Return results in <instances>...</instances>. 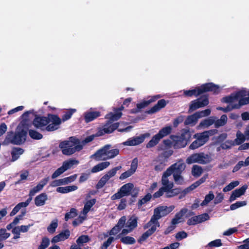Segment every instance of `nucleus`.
I'll list each match as a JSON object with an SVG mask.
<instances>
[{"mask_svg": "<svg viewBox=\"0 0 249 249\" xmlns=\"http://www.w3.org/2000/svg\"><path fill=\"white\" fill-rule=\"evenodd\" d=\"M166 188H165V187H160L159 190L155 192L152 196L154 198H157L159 197H160L164 193H165V190Z\"/></svg>", "mask_w": 249, "mask_h": 249, "instance_id": "obj_58", "label": "nucleus"}, {"mask_svg": "<svg viewBox=\"0 0 249 249\" xmlns=\"http://www.w3.org/2000/svg\"><path fill=\"white\" fill-rule=\"evenodd\" d=\"M211 161L210 157L208 154L203 152L194 153L190 155L186 160L188 164L194 163H198L201 164H205Z\"/></svg>", "mask_w": 249, "mask_h": 249, "instance_id": "obj_8", "label": "nucleus"}, {"mask_svg": "<svg viewBox=\"0 0 249 249\" xmlns=\"http://www.w3.org/2000/svg\"><path fill=\"white\" fill-rule=\"evenodd\" d=\"M247 201H237L235 203H233L230 206V210L231 211L235 210L240 207L245 206L247 205Z\"/></svg>", "mask_w": 249, "mask_h": 249, "instance_id": "obj_50", "label": "nucleus"}, {"mask_svg": "<svg viewBox=\"0 0 249 249\" xmlns=\"http://www.w3.org/2000/svg\"><path fill=\"white\" fill-rule=\"evenodd\" d=\"M120 241L126 245H132L136 242L135 238L131 236L123 237L121 238Z\"/></svg>", "mask_w": 249, "mask_h": 249, "instance_id": "obj_47", "label": "nucleus"}, {"mask_svg": "<svg viewBox=\"0 0 249 249\" xmlns=\"http://www.w3.org/2000/svg\"><path fill=\"white\" fill-rule=\"evenodd\" d=\"M100 116L101 113L99 111H89L84 113V119L86 123H89Z\"/></svg>", "mask_w": 249, "mask_h": 249, "instance_id": "obj_22", "label": "nucleus"}, {"mask_svg": "<svg viewBox=\"0 0 249 249\" xmlns=\"http://www.w3.org/2000/svg\"><path fill=\"white\" fill-rule=\"evenodd\" d=\"M70 236V231L69 230H65L58 234L54 236L52 240V243H57L61 241H64L66 239H67L69 238Z\"/></svg>", "mask_w": 249, "mask_h": 249, "instance_id": "obj_20", "label": "nucleus"}, {"mask_svg": "<svg viewBox=\"0 0 249 249\" xmlns=\"http://www.w3.org/2000/svg\"><path fill=\"white\" fill-rule=\"evenodd\" d=\"M152 197L151 193H147L146 195H145L143 198L141 199H140L138 202L137 206L138 208H140L142 205L146 203L148 201L150 200Z\"/></svg>", "mask_w": 249, "mask_h": 249, "instance_id": "obj_37", "label": "nucleus"}, {"mask_svg": "<svg viewBox=\"0 0 249 249\" xmlns=\"http://www.w3.org/2000/svg\"><path fill=\"white\" fill-rule=\"evenodd\" d=\"M247 95V91L245 89L240 90L232 93L229 96H226L221 99V102L226 103H231L235 101L240 100L241 97Z\"/></svg>", "mask_w": 249, "mask_h": 249, "instance_id": "obj_11", "label": "nucleus"}, {"mask_svg": "<svg viewBox=\"0 0 249 249\" xmlns=\"http://www.w3.org/2000/svg\"><path fill=\"white\" fill-rule=\"evenodd\" d=\"M76 111V109L74 108H70L68 109L62 116V119H61V121H63L65 122L66 121L70 119L72 114Z\"/></svg>", "mask_w": 249, "mask_h": 249, "instance_id": "obj_42", "label": "nucleus"}, {"mask_svg": "<svg viewBox=\"0 0 249 249\" xmlns=\"http://www.w3.org/2000/svg\"><path fill=\"white\" fill-rule=\"evenodd\" d=\"M10 236V233L6 232L5 229H0V241L7 239Z\"/></svg>", "mask_w": 249, "mask_h": 249, "instance_id": "obj_55", "label": "nucleus"}, {"mask_svg": "<svg viewBox=\"0 0 249 249\" xmlns=\"http://www.w3.org/2000/svg\"><path fill=\"white\" fill-rule=\"evenodd\" d=\"M96 200L92 199L88 201L84 205L83 213L87 214L90 210L91 208L95 204Z\"/></svg>", "mask_w": 249, "mask_h": 249, "instance_id": "obj_39", "label": "nucleus"}, {"mask_svg": "<svg viewBox=\"0 0 249 249\" xmlns=\"http://www.w3.org/2000/svg\"><path fill=\"white\" fill-rule=\"evenodd\" d=\"M122 115V113L121 112L115 111V113L111 112L107 114L106 116V118L109 119L108 122H110V123H112L113 122L119 120L121 118Z\"/></svg>", "mask_w": 249, "mask_h": 249, "instance_id": "obj_31", "label": "nucleus"}, {"mask_svg": "<svg viewBox=\"0 0 249 249\" xmlns=\"http://www.w3.org/2000/svg\"><path fill=\"white\" fill-rule=\"evenodd\" d=\"M137 167V158H135L133 160V161L131 164V168L129 170L122 173L119 177L120 179L124 180L132 176L135 172Z\"/></svg>", "mask_w": 249, "mask_h": 249, "instance_id": "obj_18", "label": "nucleus"}, {"mask_svg": "<svg viewBox=\"0 0 249 249\" xmlns=\"http://www.w3.org/2000/svg\"><path fill=\"white\" fill-rule=\"evenodd\" d=\"M203 145L202 143H201L200 141H198V139H196L189 146V148L191 149H196L201 146Z\"/></svg>", "mask_w": 249, "mask_h": 249, "instance_id": "obj_59", "label": "nucleus"}, {"mask_svg": "<svg viewBox=\"0 0 249 249\" xmlns=\"http://www.w3.org/2000/svg\"><path fill=\"white\" fill-rule=\"evenodd\" d=\"M22 208H24L20 202L18 203L12 210L10 213V216L15 215Z\"/></svg>", "mask_w": 249, "mask_h": 249, "instance_id": "obj_60", "label": "nucleus"}, {"mask_svg": "<svg viewBox=\"0 0 249 249\" xmlns=\"http://www.w3.org/2000/svg\"><path fill=\"white\" fill-rule=\"evenodd\" d=\"M28 133L29 136L34 140H39L43 138V135L35 130L29 129Z\"/></svg>", "mask_w": 249, "mask_h": 249, "instance_id": "obj_36", "label": "nucleus"}, {"mask_svg": "<svg viewBox=\"0 0 249 249\" xmlns=\"http://www.w3.org/2000/svg\"><path fill=\"white\" fill-rule=\"evenodd\" d=\"M227 122V116L225 114L222 115L219 119L214 122L215 127L218 128L220 126H224Z\"/></svg>", "mask_w": 249, "mask_h": 249, "instance_id": "obj_35", "label": "nucleus"}, {"mask_svg": "<svg viewBox=\"0 0 249 249\" xmlns=\"http://www.w3.org/2000/svg\"><path fill=\"white\" fill-rule=\"evenodd\" d=\"M151 228L144 232L140 237L139 242L143 241L146 240L150 236L153 234L156 231L158 226L156 224H152Z\"/></svg>", "mask_w": 249, "mask_h": 249, "instance_id": "obj_23", "label": "nucleus"}, {"mask_svg": "<svg viewBox=\"0 0 249 249\" xmlns=\"http://www.w3.org/2000/svg\"><path fill=\"white\" fill-rule=\"evenodd\" d=\"M199 88L198 94H202L206 92L211 91L213 94H217L220 92V87L219 86L213 83H207L202 84Z\"/></svg>", "mask_w": 249, "mask_h": 249, "instance_id": "obj_12", "label": "nucleus"}, {"mask_svg": "<svg viewBox=\"0 0 249 249\" xmlns=\"http://www.w3.org/2000/svg\"><path fill=\"white\" fill-rule=\"evenodd\" d=\"M24 152V150L20 147H14L11 151V156L13 161H15L18 160L19 156L22 154Z\"/></svg>", "mask_w": 249, "mask_h": 249, "instance_id": "obj_30", "label": "nucleus"}, {"mask_svg": "<svg viewBox=\"0 0 249 249\" xmlns=\"http://www.w3.org/2000/svg\"><path fill=\"white\" fill-rule=\"evenodd\" d=\"M119 126L118 123H110L108 122L104 126L103 130L98 131V136H101L104 134H109L113 132Z\"/></svg>", "mask_w": 249, "mask_h": 249, "instance_id": "obj_16", "label": "nucleus"}, {"mask_svg": "<svg viewBox=\"0 0 249 249\" xmlns=\"http://www.w3.org/2000/svg\"><path fill=\"white\" fill-rule=\"evenodd\" d=\"M168 101L165 99H160L159 100L157 103L152 107L150 109L146 111V113L151 114L159 111L161 109L164 108L168 104Z\"/></svg>", "mask_w": 249, "mask_h": 249, "instance_id": "obj_19", "label": "nucleus"}, {"mask_svg": "<svg viewBox=\"0 0 249 249\" xmlns=\"http://www.w3.org/2000/svg\"><path fill=\"white\" fill-rule=\"evenodd\" d=\"M28 128L19 129L18 131L14 133L9 131L6 137V141L15 145H21L25 142L27 136Z\"/></svg>", "mask_w": 249, "mask_h": 249, "instance_id": "obj_7", "label": "nucleus"}, {"mask_svg": "<svg viewBox=\"0 0 249 249\" xmlns=\"http://www.w3.org/2000/svg\"><path fill=\"white\" fill-rule=\"evenodd\" d=\"M239 249H249V238L243 241V244L238 247Z\"/></svg>", "mask_w": 249, "mask_h": 249, "instance_id": "obj_64", "label": "nucleus"}, {"mask_svg": "<svg viewBox=\"0 0 249 249\" xmlns=\"http://www.w3.org/2000/svg\"><path fill=\"white\" fill-rule=\"evenodd\" d=\"M172 174L169 172V170H166L163 174L161 178V184L162 187H166L170 185L174 186L173 182L169 181L168 177L170 176Z\"/></svg>", "mask_w": 249, "mask_h": 249, "instance_id": "obj_26", "label": "nucleus"}, {"mask_svg": "<svg viewBox=\"0 0 249 249\" xmlns=\"http://www.w3.org/2000/svg\"><path fill=\"white\" fill-rule=\"evenodd\" d=\"M184 118V116L180 115L175 118L173 122V126L177 127L179 124L183 122Z\"/></svg>", "mask_w": 249, "mask_h": 249, "instance_id": "obj_63", "label": "nucleus"}, {"mask_svg": "<svg viewBox=\"0 0 249 249\" xmlns=\"http://www.w3.org/2000/svg\"><path fill=\"white\" fill-rule=\"evenodd\" d=\"M110 164L108 161H105L101 162L96 165L94 166L91 169L92 173H96L104 170L107 168Z\"/></svg>", "mask_w": 249, "mask_h": 249, "instance_id": "obj_29", "label": "nucleus"}, {"mask_svg": "<svg viewBox=\"0 0 249 249\" xmlns=\"http://www.w3.org/2000/svg\"><path fill=\"white\" fill-rule=\"evenodd\" d=\"M90 240L89 237L87 235H82L80 236L76 240V243L79 246L83 245L84 243L89 242Z\"/></svg>", "mask_w": 249, "mask_h": 249, "instance_id": "obj_45", "label": "nucleus"}, {"mask_svg": "<svg viewBox=\"0 0 249 249\" xmlns=\"http://www.w3.org/2000/svg\"><path fill=\"white\" fill-rule=\"evenodd\" d=\"M214 198V195L213 191H210L209 194L205 196L204 200L201 202L200 205L201 206L207 205L210 201Z\"/></svg>", "mask_w": 249, "mask_h": 249, "instance_id": "obj_41", "label": "nucleus"}, {"mask_svg": "<svg viewBox=\"0 0 249 249\" xmlns=\"http://www.w3.org/2000/svg\"><path fill=\"white\" fill-rule=\"evenodd\" d=\"M175 183L177 184H182L184 182V178L181 174L173 175Z\"/></svg>", "mask_w": 249, "mask_h": 249, "instance_id": "obj_56", "label": "nucleus"}, {"mask_svg": "<svg viewBox=\"0 0 249 249\" xmlns=\"http://www.w3.org/2000/svg\"><path fill=\"white\" fill-rule=\"evenodd\" d=\"M199 93V88H196L195 89H191V90H184L183 94L186 97H192L193 95L195 96H197L200 94H198Z\"/></svg>", "mask_w": 249, "mask_h": 249, "instance_id": "obj_43", "label": "nucleus"}, {"mask_svg": "<svg viewBox=\"0 0 249 249\" xmlns=\"http://www.w3.org/2000/svg\"><path fill=\"white\" fill-rule=\"evenodd\" d=\"M174 186L170 185L166 186L165 195L166 198H171L178 195L181 192L180 188H173Z\"/></svg>", "mask_w": 249, "mask_h": 249, "instance_id": "obj_21", "label": "nucleus"}, {"mask_svg": "<svg viewBox=\"0 0 249 249\" xmlns=\"http://www.w3.org/2000/svg\"><path fill=\"white\" fill-rule=\"evenodd\" d=\"M245 141V136L240 131H238L236 133V138L233 141L234 145H240Z\"/></svg>", "mask_w": 249, "mask_h": 249, "instance_id": "obj_38", "label": "nucleus"}, {"mask_svg": "<svg viewBox=\"0 0 249 249\" xmlns=\"http://www.w3.org/2000/svg\"><path fill=\"white\" fill-rule=\"evenodd\" d=\"M43 188L37 184V185L31 189L29 191V196H35V195L42 190Z\"/></svg>", "mask_w": 249, "mask_h": 249, "instance_id": "obj_61", "label": "nucleus"}, {"mask_svg": "<svg viewBox=\"0 0 249 249\" xmlns=\"http://www.w3.org/2000/svg\"><path fill=\"white\" fill-rule=\"evenodd\" d=\"M150 134L145 133L138 137H134L128 139L123 144L127 146H135L142 143L146 138L149 137Z\"/></svg>", "mask_w": 249, "mask_h": 249, "instance_id": "obj_13", "label": "nucleus"}, {"mask_svg": "<svg viewBox=\"0 0 249 249\" xmlns=\"http://www.w3.org/2000/svg\"><path fill=\"white\" fill-rule=\"evenodd\" d=\"M209 104V97L207 95L201 96L197 99L192 101L190 103L189 112H192L200 107L207 106Z\"/></svg>", "mask_w": 249, "mask_h": 249, "instance_id": "obj_9", "label": "nucleus"}, {"mask_svg": "<svg viewBox=\"0 0 249 249\" xmlns=\"http://www.w3.org/2000/svg\"><path fill=\"white\" fill-rule=\"evenodd\" d=\"M138 218L135 215L131 216L126 223L125 227L129 228L132 231L138 226Z\"/></svg>", "mask_w": 249, "mask_h": 249, "instance_id": "obj_25", "label": "nucleus"}, {"mask_svg": "<svg viewBox=\"0 0 249 249\" xmlns=\"http://www.w3.org/2000/svg\"><path fill=\"white\" fill-rule=\"evenodd\" d=\"M203 172L202 167L197 165H194L192 169V174L194 176L199 177Z\"/></svg>", "mask_w": 249, "mask_h": 249, "instance_id": "obj_46", "label": "nucleus"}, {"mask_svg": "<svg viewBox=\"0 0 249 249\" xmlns=\"http://www.w3.org/2000/svg\"><path fill=\"white\" fill-rule=\"evenodd\" d=\"M222 245L221 240L220 239H216L210 242L208 246L210 247H218Z\"/></svg>", "mask_w": 249, "mask_h": 249, "instance_id": "obj_62", "label": "nucleus"}, {"mask_svg": "<svg viewBox=\"0 0 249 249\" xmlns=\"http://www.w3.org/2000/svg\"><path fill=\"white\" fill-rule=\"evenodd\" d=\"M160 139L156 134L151 140L146 144V147L148 148H152L156 146L160 142Z\"/></svg>", "mask_w": 249, "mask_h": 249, "instance_id": "obj_44", "label": "nucleus"}, {"mask_svg": "<svg viewBox=\"0 0 249 249\" xmlns=\"http://www.w3.org/2000/svg\"><path fill=\"white\" fill-rule=\"evenodd\" d=\"M186 167L185 164L183 162H176L167 169L173 175L175 174H181Z\"/></svg>", "mask_w": 249, "mask_h": 249, "instance_id": "obj_15", "label": "nucleus"}, {"mask_svg": "<svg viewBox=\"0 0 249 249\" xmlns=\"http://www.w3.org/2000/svg\"><path fill=\"white\" fill-rule=\"evenodd\" d=\"M248 185L245 184L238 189H236L232 192V193L230 197L229 201L231 202L235 200L237 198L240 197L244 195L246 192V190L248 189Z\"/></svg>", "mask_w": 249, "mask_h": 249, "instance_id": "obj_17", "label": "nucleus"}, {"mask_svg": "<svg viewBox=\"0 0 249 249\" xmlns=\"http://www.w3.org/2000/svg\"><path fill=\"white\" fill-rule=\"evenodd\" d=\"M77 176L76 174H74L72 176L64 178H63L55 179L51 183L50 185L52 187H56L67 185L74 181L76 179Z\"/></svg>", "mask_w": 249, "mask_h": 249, "instance_id": "obj_14", "label": "nucleus"}, {"mask_svg": "<svg viewBox=\"0 0 249 249\" xmlns=\"http://www.w3.org/2000/svg\"><path fill=\"white\" fill-rule=\"evenodd\" d=\"M191 137L190 132L188 130L183 131L180 136L171 135L169 139L163 141V143L167 148L173 147L175 149H178L185 147L190 141Z\"/></svg>", "mask_w": 249, "mask_h": 249, "instance_id": "obj_2", "label": "nucleus"}, {"mask_svg": "<svg viewBox=\"0 0 249 249\" xmlns=\"http://www.w3.org/2000/svg\"><path fill=\"white\" fill-rule=\"evenodd\" d=\"M172 128L171 126H166L161 128L156 135L160 140L169 135L172 132Z\"/></svg>", "mask_w": 249, "mask_h": 249, "instance_id": "obj_27", "label": "nucleus"}, {"mask_svg": "<svg viewBox=\"0 0 249 249\" xmlns=\"http://www.w3.org/2000/svg\"><path fill=\"white\" fill-rule=\"evenodd\" d=\"M210 216L207 213H204L201 214H199L196 216V219L197 224L201 223L206 220L209 219Z\"/></svg>", "mask_w": 249, "mask_h": 249, "instance_id": "obj_51", "label": "nucleus"}, {"mask_svg": "<svg viewBox=\"0 0 249 249\" xmlns=\"http://www.w3.org/2000/svg\"><path fill=\"white\" fill-rule=\"evenodd\" d=\"M175 208L174 206L171 205L169 207L167 206H160L156 207L154 210V214L152 216L151 219L144 226V229L150 227L152 224H156L158 227L160 226L159 220L161 217L168 215Z\"/></svg>", "mask_w": 249, "mask_h": 249, "instance_id": "obj_4", "label": "nucleus"}, {"mask_svg": "<svg viewBox=\"0 0 249 249\" xmlns=\"http://www.w3.org/2000/svg\"><path fill=\"white\" fill-rule=\"evenodd\" d=\"M79 163V161L76 160H70L63 162L62 166L58 168L52 175V178L54 179L62 174L68 169L71 168L73 165Z\"/></svg>", "mask_w": 249, "mask_h": 249, "instance_id": "obj_10", "label": "nucleus"}, {"mask_svg": "<svg viewBox=\"0 0 249 249\" xmlns=\"http://www.w3.org/2000/svg\"><path fill=\"white\" fill-rule=\"evenodd\" d=\"M77 211L75 208H72L70 209V211L66 213L65 215V220L68 221L69 219L74 218L77 215Z\"/></svg>", "mask_w": 249, "mask_h": 249, "instance_id": "obj_40", "label": "nucleus"}, {"mask_svg": "<svg viewBox=\"0 0 249 249\" xmlns=\"http://www.w3.org/2000/svg\"><path fill=\"white\" fill-rule=\"evenodd\" d=\"M150 104V102L147 101H144L140 103H138L137 104V108L132 109L130 110V113H136L140 111L141 109L144 108L147 106H148Z\"/></svg>", "mask_w": 249, "mask_h": 249, "instance_id": "obj_32", "label": "nucleus"}, {"mask_svg": "<svg viewBox=\"0 0 249 249\" xmlns=\"http://www.w3.org/2000/svg\"><path fill=\"white\" fill-rule=\"evenodd\" d=\"M79 139L71 137L69 141H65L59 143V147L62 149L64 155L70 156L76 151H79L83 148V145L80 144Z\"/></svg>", "mask_w": 249, "mask_h": 249, "instance_id": "obj_3", "label": "nucleus"}, {"mask_svg": "<svg viewBox=\"0 0 249 249\" xmlns=\"http://www.w3.org/2000/svg\"><path fill=\"white\" fill-rule=\"evenodd\" d=\"M61 124V118L57 115L50 113L47 116L36 115L33 121V124L36 129L47 132L57 130Z\"/></svg>", "mask_w": 249, "mask_h": 249, "instance_id": "obj_1", "label": "nucleus"}, {"mask_svg": "<svg viewBox=\"0 0 249 249\" xmlns=\"http://www.w3.org/2000/svg\"><path fill=\"white\" fill-rule=\"evenodd\" d=\"M47 199V195L45 193H42L35 197V204L37 207L42 206L45 205Z\"/></svg>", "mask_w": 249, "mask_h": 249, "instance_id": "obj_24", "label": "nucleus"}, {"mask_svg": "<svg viewBox=\"0 0 249 249\" xmlns=\"http://www.w3.org/2000/svg\"><path fill=\"white\" fill-rule=\"evenodd\" d=\"M235 145L234 142L232 141H226L225 142H223L220 145V147L222 149H229L231 148L232 146Z\"/></svg>", "mask_w": 249, "mask_h": 249, "instance_id": "obj_54", "label": "nucleus"}, {"mask_svg": "<svg viewBox=\"0 0 249 249\" xmlns=\"http://www.w3.org/2000/svg\"><path fill=\"white\" fill-rule=\"evenodd\" d=\"M108 180L107 178L105 175L103 176L96 184V188L97 189H101L104 186Z\"/></svg>", "mask_w": 249, "mask_h": 249, "instance_id": "obj_53", "label": "nucleus"}, {"mask_svg": "<svg viewBox=\"0 0 249 249\" xmlns=\"http://www.w3.org/2000/svg\"><path fill=\"white\" fill-rule=\"evenodd\" d=\"M195 137L198 139V141H200L204 145L209 140L208 135L206 134L205 131L200 133H197L195 135Z\"/></svg>", "mask_w": 249, "mask_h": 249, "instance_id": "obj_33", "label": "nucleus"}, {"mask_svg": "<svg viewBox=\"0 0 249 249\" xmlns=\"http://www.w3.org/2000/svg\"><path fill=\"white\" fill-rule=\"evenodd\" d=\"M120 202L117 206V209L119 211H122L125 209L127 204V200L125 198H120Z\"/></svg>", "mask_w": 249, "mask_h": 249, "instance_id": "obj_57", "label": "nucleus"}, {"mask_svg": "<svg viewBox=\"0 0 249 249\" xmlns=\"http://www.w3.org/2000/svg\"><path fill=\"white\" fill-rule=\"evenodd\" d=\"M122 168L121 166H118L108 171L106 174L105 175V177L109 180L111 178L114 177L118 170H119Z\"/></svg>", "mask_w": 249, "mask_h": 249, "instance_id": "obj_49", "label": "nucleus"}, {"mask_svg": "<svg viewBox=\"0 0 249 249\" xmlns=\"http://www.w3.org/2000/svg\"><path fill=\"white\" fill-rule=\"evenodd\" d=\"M201 117L200 113L196 112L193 115L188 116L184 121L185 125H189L191 124L196 123L198 119Z\"/></svg>", "mask_w": 249, "mask_h": 249, "instance_id": "obj_28", "label": "nucleus"}, {"mask_svg": "<svg viewBox=\"0 0 249 249\" xmlns=\"http://www.w3.org/2000/svg\"><path fill=\"white\" fill-rule=\"evenodd\" d=\"M111 145L107 144L98 150L91 157L96 160H106L114 158L119 154L118 149H110Z\"/></svg>", "mask_w": 249, "mask_h": 249, "instance_id": "obj_6", "label": "nucleus"}, {"mask_svg": "<svg viewBox=\"0 0 249 249\" xmlns=\"http://www.w3.org/2000/svg\"><path fill=\"white\" fill-rule=\"evenodd\" d=\"M50 241L47 237H43L42 238L40 245L38 247V249H46L50 245Z\"/></svg>", "mask_w": 249, "mask_h": 249, "instance_id": "obj_48", "label": "nucleus"}, {"mask_svg": "<svg viewBox=\"0 0 249 249\" xmlns=\"http://www.w3.org/2000/svg\"><path fill=\"white\" fill-rule=\"evenodd\" d=\"M139 192L138 188L134 187L132 183L129 182L121 186L117 192L111 196V199L115 200L129 196H131L132 197L136 198Z\"/></svg>", "mask_w": 249, "mask_h": 249, "instance_id": "obj_5", "label": "nucleus"}, {"mask_svg": "<svg viewBox=\"0 0 249 249\" xmlns=\"http://www.w3.org/2000/svg\"><path fill=\"white\" fill-rule=\"evenodd\" d=\"M239 184V182L238 181H233L230 183L228 185L226 186L223 188V191L224 192H229L237 186Z\"/></svg>", "mask_w": 249, "mask_h": 249, "instance_id": "obj_52", "label": "nucleus"}, {"mask_svg": "<svg viewBox=\"0 0 249 249\" xmlns=\"http://www.w3.org/2000/svg\"><path fill=\"white\" fill-rule=\"evenodd\" d=\"M240 108V105L239 103L235 104L232 105H228L226 107H218L216 108L217 110H221L223 111L224 112H228L233 109H239Z\"/></svg>", "mask_w": 249, "mask_h": 249, "instance_id": "obj_34", "label": "nucleus"}]
</instances>
